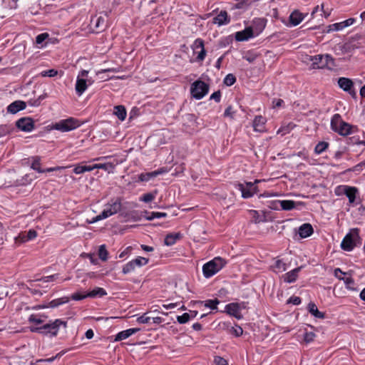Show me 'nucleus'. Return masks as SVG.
<instances>
[{"label": "nucleus", "mask_w": 365, "mask_h": 365, "mask_svg": "<svg viewBox=\"0 0 365 365\" xmlns=\"http://www.w3.org/2000/svg\"><path fill=\"white\" fill-rule=\"evenodd\" d=\"M61 327L66 329L67 327V322L61 319H57L53 321H49L40 327H31L30 330L31 332H38L49 334L51 336H56Z\"/></svg>", "instance_id": "obj_1"}, {"label": "nucleus", "mask_w": 365, "mask_h": 365, "mask_svg": "<svg viewBox=\"0 0 365 365\" xmlns=\"http://www.w3.org/2000/svg\"><path fill=\"white\" fill-rule=\"evenodd\" d=\"M226 264L222 257H215L212 260L205 263L202 267L203 274L208 278L219 272Z\"/></svg>", "instance_id": "obj_2"}, {"label": "nucleus", "mask_w": 365, "mask_h": 365, "mask_svg": "<svg viewBox=\"0 0 365 365\" xmlns=\"http://www.w3.org/2000/svg\"><path fill=\"white\" fill-rule=\"evenodd\" d=\"M359 240V230L358 228L351 229L344 237L341 247L342 250L350 252L356 246V242Z\"/></svg>", "instance_id": "obj_3"}, {"label": "nucleus", "mask_w": 365, "mask_h": 365, "mask_svg": "<svg viewBox=\"0 0 365 365\" xmlns=\"http://www.w3.org/2000/svg\"><path fill=\"white\" fill-rule=\"evenodd\" d=\"M122 202L121 200L118 197L110 200L104 206L103 210L101 212L102 217L106 219L121 210Z\"/></svg>", "instance_id": "obj_4"}, {"label": "nucleus", "mask_w": 365, "mask_h": 365, "mask_svg": "<svg viewBox=\"0 0 365 365\" xmlns=\"http://www.w3.org/2000/svg\"><path fill=\"white\" fill-rule=\"evenodd\" d=\"M208 85L200 80L195 81L190 88L192 97L197 100L202 98L208 93Z\"/></svg>", "instance_id": "obj_5"}, {"label": "nucleus", "mask_w": 365, "mask_h": 365, "mask_svg": "<svg viewBox=\"0 0 365 365\" xmlns=\"http://www.w3.org/2000/svg\"><path fill=\"white\" fill-rule=\"evenodd\" d=\"M79 126L78 121L73 118L60 120L53 125V128L61 132H68Z\"/></svg>", "instance_id": "obj_6"}, {"label": "nucleus", "mask_w": 365, "mask_h": 365, "mask_svg": "<svg viewBox=\"0 0 365 365\" xmlns=\"http://www.w3.org/2000/svg\"><path fill=\"white\" fill-rule=\"evenodd\" d=\"M148 263V259L138 257L125 264L123 267V273L128 274L135 269L136 267H141Z\"/></svg>", "instance_id": "obj_7"}, {"label": "nucleus", "mask_w": 365, "mask_h": 365, "mask_svg": "<svg viewBox=\"0 0 365 365\" xmlns=\"http://www.w3.org/2000/svg\"><path fill=\"white\" fill-rule=\"evenodd\" d=\"M260 180H256L255 182H246L245 184H238V190L242 192V197L244 198L251 197L255 193L257 192V187L255 184H257Z\"/></svg>", "instance_id": "obj_8"}, {"label": "nucleus", "mask_w": 365, "mask_h": 365, "mask_svg": "<svg viewBox=\"0 0 365 365\" xmlns=\"http://www.w3.org/2000/svg\"><path fill=\"white\" fill-rule=\"evenodd\" d=\"M88 74V71L83 70L77 76L75 89L78 96H81L88 88L87 81L85 79Z\"/></svg>", "instance_id": "obj_9"}, {"label": "nucleus", "mask_w": 365, "mask_h": 365, "mask_svg": "<svg viewBox=\"0 0 365 365\" xmlns=\"http://www.w3.org/2000/svg\"><path fill=\"white\" fill-rule=\"evenodd\" d=\"M204 46V41L201 38H197L192 46L194 53L197 54V61H202L206 56V51Z\"/></svg>", "instance_id": "obj_10"}, {"label": "nucleus", "mask_w": 365, "mask_h": 365, "mask_svg": "<svg viewBox=\"0 0 365 365\" xmlns=\"http://www.w3.org/2000/svg\"><path fill=\"white\" fill-rule=\"evenodd\" d=\"M245 308V303L239 304V303H230L226 305L225 309L227 312L233 317H235L237 319H241L242 318V315L241 314V311L242 309Z\"/></svg>", "instance_id": "obj_11"}, {"label": "nucleus", "mask_w": 365, "mask_h": 365, "mask_svg": "<svg viewBox=\"0 0 365 365\" xmlns=\"http://www.w3.org/2000/svg\"><path fill=\"white\" fill-rule=\"evenodd\" d=\"M16 125L21 131L31 132L34 128V122L31 118L24 117L19 119Z\"/></svg>", "instance_id": "obj_12"}, {"label": "nucleus", "mask_w": 365, "mask_h": 365, "mask_svg": "<svg viewBox=\"0 0 365 365\" xmlns=\"http://www.w3.org/2000/svg\"><path fill=\"white\" fill-rule=\"evenodd\" d=\"M337 190L344 192L349 198L350 203H353L355 201L356 194L357 192V189L355 187L341 185L337 187Z\"/></svg>", "instance_id": "obj_13"}, {"label": "nucleus", "mask_w": 365, "mask_h": 365, "mask_svg": "<svg viewBox=\"0 0 365 365\" xmlns=\"http://www.w3.org/2000/svg\"><path fill=\"white\" fill-rule=\"evenodd\" d=\"M255 33L252 27H247L243 31H238L235 34V39L238 41H247L254 37Z\"/></svg>", "instance_id": "obj_14"}, {"label": "nucleus", "mask_w": 365, "mask_h": 365, "mask_svg": "<svg viewBox=\"0 0 365 365\" xmlns=\"http://www.w3.org/2000/svg\"><path fill=\"white\" fill-rule=\"evenodd\" d=\"M266 118L262 115H257L254 118L252 126L256 132L263 133L265 131Z\"/></svg>", "instance_id": "obj_15"}, {"label": "nucleus", "mask_w": 365, "mask_h": 365, "mask_svg": "<svg viewBox=\"0 0 365 365\" xmlns=\"http://www.w3.org/2000/svg\"><path fill=\"white\" fill-rule=\"evenodd\" d=\"M354 21H355L354 19L350 18L344 21L329 25L328 26L327 31L330 32V31H341V30L344 29V28L352 25L354 23Z\"/></svg>", "instance_id": "obj_16"}, {"label": "nucleus", "mask_w": 365, "mask_h": 365, "mask_svg": "<svg viewBox=\"0 0 365 365\" xmlns=\"http://www.w3.org/2000/svg\"><path fill=\"white\" fill-rule=\"evenodd\" d=\"M26 107V103L22 101H15L11 103L7 107V111L10 113L15 114L20 110L25 109Z\"/></svg>", "instance_id": "obj_17"}, {"label": "nucleus", "mask_w": 365, "mask_h": 365, "mask_svg": "<svg viewBox=\"0 0 365 365\" xmlns=\"http://www.w3.org/2000/svg\"><path fill=\"white\" fill-rule=\"evenodd\" d=\"M301 269L302 267H299L287 272L282 277L283 280L287 283H292L295 282L298 277V274Z\"/></svg>", "instance_id": "obj_18"}, {"label": "nucleus", "mask_w": 365, "mask_h": 365, "mask_svg": "<svg viewBox=\"0 0 365 365\" xmlns=\"http://www.w3.org/2000/svg\"><path fill=\"white\" fill-rule=\"evenodd\" d=\"M140 329L139 328H132L128 329L122 331H120L117 335L115 336V338L114 339L115 341H119L124 340L125 339H128L131 335L137 333Z\"/></svg>", "instance_id": "obj_19"}, {"label": "nucleus", "mask_w": 365, "mask_h": 365, "mask_svg": "<svg viewBox=\"0 0 365 365\" xmlns=\"http://www.w3.org/2000/svg\"><path fill=\"white\" fill-rule=\"evenodd\" d=\"M230 22L227 12L226 11H221L214 19L213 23L219 26L227 24Z\"/></svg>", "instance_id": "obj_20"}, {"label": "nucleus", "mask_w": 365, "mask_h": 365, "mask_svg": "<svg viewBox=\"0 0 365 365\" xmlns=\"http://www.w3.org/2000/svg\"><path fill=\"white\" fill-rule=\"evenodd\" d=\"M165 172L163 169H160L150 173H141L138 176L139 181L147 182L150 179L157 177L158 175L162 174Z\"/></svg>", "instance_id": "obj_21"}, {"label": "nucleus", "mask_w": 365, "mask_h": 365, "mask_svg": "<svg viewBox=\"0 0 365 365\" xmlns=\"http://www.w3.org/2000/svg\"><path fill=\"white\" fill-rule=\"evenodd\" d=\"M305 16L298 11H294L289 16V22L292 26H297L299 25L304 19Z\"/></svg>", "instance_id": "obj_22"}, {"label": "nucleus", "mask_w": 365, "mask_h": 365, "mask_svg": "<svg viewBox=\"0 0 365 365\" xmlns=\"http://www.w3.org/2000/svg\"><path fill=\"white\" fill-rule=\"evenodd\" d=\"M68 301H69L68 297H63L61 298H58V299L52 300L51 302H49V304L48 305L38 306V308H42V309L48 308V307L54 308L61 304H66V303L68 302Z\"/></svg>", "instance_id": "obj_23"}, {"label": "nucleus", "mask_w": 365, "mask_h": 365, "mask_svg": "<svg viewBox=\"0 0 365 365\" xmlns=\"http://www.w3.org/2000/svg\"><path fill=\"white\" fill-rule=\"evenodd\" d=\"M313 233V228L309 223L301 225L299 228V235L302 238L309 237Z\"/></svg>", "instance_id": "obj_24"}, {"label": "nucleus", "mask_w": 365, "mask_h": 365, "mask_svg": "<svg viewBox=\"0 0 365 365\" xmlns=\"http://www.w3.org/2000/svg\"><path fill=\"white\" fill-rule=\"evenodd\" d=\"M274 204H279L281 206L282 210H291L294 209L297 202L293 200H277L274 202Z\"/></svg>", "instance_id": "obj_25"}, {"label": "nucleus", "mask_w": 365, "mask_h": 365, "mask_svg": "<svg viewBox=\"0 0 365 365\" xmlns=\"http://www.w3.org/2000/svg\"><path fill=\"white\" fill-rule=\"evenodd\" d=\"M309 60L312 62V66L314 69L324 68V65H323V61H324L323 55H317L314 56H310Z\"/></svg>", "instance_id": "obj_26"}, {"label": "nucleus", "mask_w": 365, "mask_h": 365, "mask_svg": "<svg viewBox=\"0 0 365 365\" xmlns=\"http://www.w3.org/2000/svg\"><path fill=\"white\" fill-rule=\"evenodd\" d=\"M272 269L275 273H280L286 271L287 264L281 259H276L272 265Z\"/></svg>", "instance_id": "obj_27"}, {"label": "nucleus", "mask_w": 365, "mask_h": 365, "mask_svg": "<svg viewBox=\"0 0 365 365\" xmlns=\"http://www.w3.org/2000/svg\"><path fill=\"white\" fill-rule=\"evenodd\" d=\"M181 237L180 233H170L168 234L165 238V245L167 246H171L174 245L178 240Z\"/></svg>", "instance_id": "obj_28"}, {"label": "nucleus", "mask_w": 365, "mask_h": 365, "mask_svg": "<svg viewBox=\"0 0 365 365\" xmlns=\"http://www.w3.org/2000/svg\"><path fill=\"white\" fill-rule=\"evenodd\" d=\"M339 86L345 91H349L353 86L352 81L346 78H340L338 81Z\"/></svg>", "instance_id": "obj_29"}, {"label": "nucleus", "mask_w": 365, "mask_h": 365, "mask_svg": "<svg viewBox=\"0 0 365 365\" xmlns=\"http://www.w3.org/2000/svg\"><path fill=\"white\" fill-rule=\"evenodd\" d=\"M114 114L120 120H124L126 118L127 113L123 106H116L114 107Z\"/></svg>", "instance_id": "obj_30"}, {"label": "nucleus", "mask_w": 365, "mask_h": 365, "mask_svg": "<svg viewBox=\"0 0 365 365\" xmlns=\"http://www.w3.org/2000/svg\"><path fill=\"white\" fill-rule=\"evenodd\" d=\"M344 123L339 114H335L333 115L331 120V127L333 130L336 132L339 125Z\"/></svg>", "instance_id": "obj_31"}, {"label": "nucleus", "mask_w": 365, "mask_h": 365, "mask_svg": "<svg viewBox=\"0 0 365 365\" xmlns=\"http://www.w3.org/2000/svg\"><path fill=\"white\" fill-rule=\"evenodd\" d=\"M250 214L252 218V221L255 222V223H259V222H264L266 221V217L265 215L263 214V215H260L258 211L257 210H250Z\"/></svg>", "instance_id": "obj_32"}, {"label": "nucleus", "mask_w": 365, "mask_h": 365, "mask_svg": "<svg viewBox=\"0 0 365 365\" xmlns=\"http://www.w3.org/2000/svg\"><path fill=\"white\" fill-rule=\"evenodd\" d=\"M265 21L263 19H257L254 21L255 35L257 36L265 27Z\"/></svg>", "instance_id": "obj_33"}, {"label": "nucleus", "mask_w": 365, "mask_h": 365, "mask_svg": "<svg viewBox=\"0 0 365 365\" xmlns=\"http://www.w3.org/2000/svg\"><path fill=\"white\" fill-rule=\"evenodd\" d=\"M309 312L315 317L323 319L324 317V313L319 312L314 303H309L308 305Z\"/></svg>", "instance_id": "obj_34"}, {"label": "nucleus", "mask_w": 365, "mask_h": 365, "mask_svg": "<svg viewBox=\"0 0 365 365\" xmlns=\"http://www.w3.org/2000/svg\"><path fill=\"white\" fill-rule=\"evenodd\" d=\"M96 169H103L108 173H113L115 165L112 163L94 164Z\"/></svg>", "instance_id": "obj_35"}, {"label": "nucleus", "mask_w": 365, "mask_h": 365, "mask_svg": "<svg viewBox=\"0 0 365 365\" xmlns=\"http://www.w3.org/2000/svg\"><path fill=\"white\" fill-rule=\"evenodd\" d=\"M106 294H107V293L104 289L101 288V287H96L91 292L87 293L86 296H88V297H96L97 296L103 297Z\"/></svg>", "instance_id": "obj_36"}, {"label": "nucleus", "mask_w": 365, "mask_h": 365, "mask_svg": "<svg viewBox=\"0 0 365 365\" xmlns=\"http://www.w3.org/2000/svg\"><path fill=\"white\" fill-rule=\"evenodd\" d=\"M336 132L339 133L340 135H346L351 133V125L345 122H344L341 125H339Z\"/></svg>", "instance_id": "obj_37"}, {"label": "nucleus", "mask_w": 365, "mask_h": 365, "mask_svg": "<svg viewBox=\"0 0 365 365\" xmlns=\"http://www.w3.org/2000/svg\"><path fill=\"white\" fill-rule=\"evenodd\" d=\"M91 22L94 24L95 28L102 29L106 26V19L103 16H98L96 19H92Z\"/></svg>", "instance_id": "obj_38"}, {"label": "nucleus", "mask_w": 365, "mask_h": 365, "mask_svg": "<svg viewBox=\"0 0 365 365\" xmlns=\"http://www.w3.org/2000/svg\"><path fill=\"white\" fill-rule=\"evenodd\" d=\"M37 233L34 230H30L27 233L22 234L21 239L24 242H26L36 238Z\"/></svg>", "instance_id": "obj_39"}, {"label": "nucleus", "mask_w": 365, "mask_h": 365, "mask_svg": "<svg viewBox=\"0 0 365 365\" xmlns=\"http://www.w3.org/2000/svg\"><path fill=\"white\" fill-rule=\"evenodd\" d=\"M108 252L106 248L105 245H102L99 247L98 257L103 261H106L108 259Z\"/></svg>", "instance_id": "obj_40"}, {"label": "nucleus", "mask_w": 365, "mask_h": 365, "mask_svg": "<svg viewBox=\"0 0 365 365\" xmlns=\"http://www.w3.org/2000/svg\"><path fill=\"white\" fill-rule=\"evenodd\" d=\"M323 65H324V68H331L332 66H334V59L330 55H323Z\"/></svg>", "instance_id": "obj_41"}, {"label": "nucleus", "mask_w": 365, "mask_h": 365, "mask_svg": "<svg viewBox=\"0 0 365 365\" xmlns=\"http://www.w3.org/2000/svg\"><path fill=\"white\" fill-rule=\"evenodd\" d=\"M29 322L30 323H34L36 324H41L44 322V319L42 318L41 316H38L36 314H31L29 317Z\"/></svg>", "instance_id": "obj_42"}, {"label": "nucleus", "mask_w": 365, "mask_h": 365, "mask_svg": "<svg viewBox=\"0 0 365 365\" xmlns=\"http://www.w3.org/2000/svg\"><path fill=\"white\" fill-rule=\"evenodd\" d=\"M12 130L11 125H0V138L9 135Z\"/></svg>", "instance_id": "obj_43"}, {"label": "nucleus", "mask_w": 365, "mask_h": 365, "mask_svg": "<svg viewBox=\"0 0 365 365\" xmlns=\"http://www.w3.org/2000/svg\"><path fill=\"white\" fill-rule=\"evenodd\" d=\"M328 143L319 142L315 147L314 150L317 154H321L328 148Z\"/></svg>", "instance_id": "obj_44"}, {"label": "nucleus", "mask_w": 365, "mask_h": 365, "mask_svg": "<svg viewBox=\"0 0 365 365\" xmlns=\"http://www.w3.org/2000/svg\"><path fill=\"white\" fill-rule=\"evenodd\" d=\"M294 127L295 125L292 123H290L287 126H282L280 129H279L277 133L284 135L286 133H289Z\"/></svg>", "instance_id": "obj_45"}, {"label": "nucleus", "mask_w": 365, "mask_h": 365, "mask_svg": "<svg viewBox=\"0 0 365 365\" xmlns=\"http://www.w3.org/2000/svg\"><path fill=\"white\" fill-rule=\"evenodd\" d=\"M230 333L235 335V336H240L242 334L243 329L241 327H240L238 325H235V326L231 327V329L230 330Z\"/></svg>", "instance_id": "obj_46"}, {"label": "nucleus", "mask_w": 365, "mask_h": 365, "mask_svg": "<svg viewBox=\"0 0 365 365\" xmlns=\"http://www.w3.org/2000/svg\"><path fill=\"white\" fill-rule=\"evenodd\" d=\"M235 81L236 78L235 77L234 75L231 73L227 74L224 79V83L228 86L233 85L235 83Z\"/></svg>", "instance_id": "obj_47"}, {"label": "nucleus", "mask_w": 365, "mask_h": 365, "mask_svg": "<svg viewBox=\"0 0 365 365\" xmlns=\"http://www.w3.org/2000/svg\"><path fill=\"white\" fill-rule=\"evenodd\" d=\"M219 304L217 299H209L205 302V306L212 309H217V305Z\"/></svg>", "instance_id": "obj_48"}, {"label": "nucleus", "mask_w": 365, "mask_h": 365, "mask_svg": "<svg viewBox=\"0 0 365 365\" xmlns=\"http://www.w3.org/2000/svg\"><path fill=\"white\" fill-rule=\"evenodd\" d=\"M58 74V71L55 69H49L42 71L40 75L42 77H53Z\"/></svg>", "instance_id": "obj_49"}, {"label": "nucleus", "mask_w": 365, "mask_h": 365, "mask_svg": "<svg viewBox=\"0 0 365 365\" xmlns=\"http://www.w3.org/2000/svg\"><path fill=\"white\" fill-rule=\"evenodd\" d=\"M136 321L140 324H150L151 321V317H148L147 314H144L142 316L138 317Z\"/></svg>", "instance_id": "obj_50"}, {"label": "nucleus", "mask_w": 365, "mask_h": 365, "mask_svg": "<svg viewBox=\"0 0 365 365\" xmlns=\"http://www.w3.org/2000/svg\"><path fill=\"white\" fill-rule=\"evenodd\" d=\"M155 197V195L153 193H146L140 197V200L145 202H149L153 200Z\"/></svg>", "instance_id": "obj_51"}, {"label": "nucleus", "mask_w": 365, "mask_h": 365, "mask_svg": "<svg viewBox=\"0 0 365 365\" xmlns=\"http://www.w3.org/2000/svg\"><path fill=\"white\" fill-rule=\"evenodd\" d=\"M190 315L188 313H184L181 316L177 317V320L180 324H185L189 321Z\"/></svg>", "instance_id": "obj_52"}, {"label": "nucleus", "mask_w": 365, "mask_h": 365, "mask_svg": "<svg viewBox=\"0 0 365 365\" xmlns=\"http://www.w3.org/2000/svg\"><path fill=\"white\" fill-rule=\"evenodd\" d=\"M235 111L233 110V108L231 106H229L225 110L224 115L225 117H228L231 119L234 118Z\"/></svg>", "instance_id": "obj_53"}, {"label": "nucleus", "mask_w": 365, "mask_h": 365, "mask_svg": "<svg viewBox=\"0 0 365 365\" xmlns=\"http://www.w3.org/2000/svg\"><path fill=\"white\" fill-rule=\"evenodd\" d=\"M316 335L314 332H306L304 336V340L307 343H309L314 341Z\"/></svg>", "instance_id": "obj_54"}, {"label": "nucleus", "mask_w": 365, "mask_h": 365, "mask_svg": "<svg viewBox=\"0 0 365 365\" xmlns=\"http://www.w3.org/2000/svg\"><path fill=\"white\" fill-rule=\"evenodd\" d=\"M31 168L38 171V173H43L44 170H41L40 168L39 159H35L31 164Z\"/></svg>", "instance_id": "obj_55"}, {"label": "nucleus", "mask_w": 365, "mask_h": 365, "mask_svg": "<svg viewBox=\"0 0 365 365\" xmlns=\"http://www.w3.org/2000/svg\"><path fill=\"white\" fill-rule=\"evenodd\" d=\"M48 37V34L47 33H43L38 35L36 38V42L37 44H41L43 43L47 38Z\"/></svg>", "instance_id": "obj_56"}, {"label": "nucleus", "mask_w": 365, "mask_h": 365, "mask_svg": "<svg viewBox=\"0 0 365 365\" xmlns=\"http://www.w3.org/2000/svg\"><path fill=\"white\" fill-rule=\"evenodd\" d=\"M214 362L215 365H228L227 360L220 356H216Z\"/></svg>", "instance_id": "obj_57"}, {"label": "nucleus", "mask_w": 365, "mask_h": 365, "mask_svg": "<svg viewBox=\"0 0 365 365\" xmlns=\"http://www.w3.org/2000/svg\"><path fill=\"white\" fill-rule=\"evenodd\" d=\"M284 105V101L280 98H274L272 101V107L274 108H280Z\"/></svg>", "instance_id": "obj_58"}, {"label": "nucleus", "mask_w": 365, "mask_h": 365, "mask_svg": "<svg viewBox=\"0 0 365 365\" xmlns=\"http://www.w3.org/2000/svg\"><path fill=\"white\" fill-rule=\"evenodd\" d=\"M364 166V162H361L359 164H357L356 165L354 166L351 169H349L348 170L349 171H352V172H361L362 170V167Z\"/></svg>", "instance_id": "obj_59"}, {"label": "nucleus", "mask_w": 365, "mask_h": 365, "mask_svg": "<svg viewBox=\"0 0 365 365\" xmlns=\"http://www.w3.org/2000/svg\"><path fill=\"white\" fill-rule=\"evenodd\" d=\"M88 297V296H86V294H81L79 293H74L71 295V299H73V300H81V299H83L85 298Z\"/></svg>", "instance_id": "obj_60"}, {"label": "nucleus", "mask_w": 365, "mask_h": 365, "mask_svg": "<svg viewBox=\"0 0 365 365\" xmlns=\"http://www.w3.org/2000/svg\"><path fill=\"white\" fill-rule=\"evenodd\" d=\"M288 303L298 305L301 303V299L299 297H292L289 299Z\"/></svg>", "instance_id": "obj_61"}, {"label": "nucleus", "mask_w": 365, "mask_h": 365, "mask_svg": "<svg viewBox=\"0 0 365 365\" xmlns=\"http://www.w3.org/2000/svg\"><path fill=\"white\" fill-rule=\"evenodd\" d=\"M342 274H345V273L343 272L339 268H336L334 269V276L339 279L343 280L344 277H341Z\"/></svg>", "instance_id": "obj_62"}, {"label": "nucleus", "mask_w": 365, "mask_h": 365, "mask_svg": "<svg viewBox=\"0 0 365 365\" xmlns=\"http://www.w3.org/2000/svg\"><path fill=\"white\" fill-rule=\"evenodd\" d=\"M73 172L76 173V174H82L84 172V167L83 165H77L73 169Z\"/></svg>", "instance_id": "obj_63"}, {"label": "nucleus", "mask_w": 365, "mask_h": 365, "mask_svg": "<svg viewBox=\"0 0 365 365\" xmlns=\"http://www.w3.org/2000/svg\"><path fill=\"white\" fill-rule=\"evenodd\" d=\"M220 97H221L220 92V91H217V92L213 93L211 95L210 99H213L216 102H219L220 101Z\"/></svg>", "instance_id": "obj_64"}]
</instances>
